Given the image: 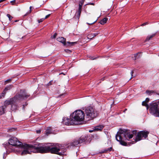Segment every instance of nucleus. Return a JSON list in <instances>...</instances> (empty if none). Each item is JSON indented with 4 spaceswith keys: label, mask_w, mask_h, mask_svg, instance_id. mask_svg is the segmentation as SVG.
Masks as SVG:
<instances>
[{
    "label": "nucleus",
    "mask_w": 159,
    "mask_h": 159,
    "mask_svg": "<svg viewBox=\"0 0 159 159\" xmlns=\"http://www.w3.org/2000/svg\"><path fill=\"white\" fill-rule=\"evenodd\" d=\"M30 95L26 92L25 89H21L19 93L16 94L13 98L6 100L3 105L6 108L9 105H11L12 107L15 103L20 102L30 97Z\"/></svg>",
    "instance_id": "nucleus-1"
},
{
    "label": "nucleus",
    "mask_w": 159,
    "mask_h": 159,
    "mask_svg": "<svg viewBox=\"0 0 159 159\" xmlns=\"http://www.w3.org/2000/svg\"><path fill=\"white\" fill-rule=\"evenodd\" d=\"M91 140V139L89 136L82 135L80 138L75 139L72 142L69 143L66 147L70 148L71 147L79 146V144L83 143H89Z\"/></svg>",
    "instance_id": "nucleus-2"
},
{
    "label": "nucleus",
    "mask_w": 159,
    "mask_h": 159,
    "mask_svg": "<svg viewBox=\"0 0 159 159\" xmlns=\"http://www.w3.org/2000/svg\"><path fill=\"white\" fill-rule=\"evenodd\" d=\"M38 146L35 145H30L26 143L24 145H21L20 147L24 149V150L22 152L21 155H24L27 154H30L32 152H33V150L35 151L34 152L40 153L39 148H40V144Z\"/></svg>",
    "instance_id": "nucleus-3"
},
{
    "label": "nucleus",
    "mask_w": 159,
    "mask_h": 159,
    "mask_svg": "<svg viewBox=\"0 0 159 159\" xmlns=\"http://www.w3.org/2000/svg\"><path fill=\"white\" fill-rule=\"evenodd\" d=\"M84 110L85 116L86 121L92 120L98 116V112L92 106H89L85 107Z\"/></svg>",
    "instance_id": "nucleus-4"
},
{
    "label": "nucleus",
    "mask_w": 159,
    "mask_h": 159,
    "mask_svg": "<svg viewBox=\"0 0 159 159\" xmlns=\"http://www.w3.org/2000/svg\"><path fill=\"white\" fill-rule=\"evenodd\" d=\"M7 150H12V146L15 147H20L22 145V143L15 137H12L10 138L8 143H4L3 144Z\"/></svg>",
    "instance_id": "nucleus-5"
},
{
    "label": "nucleus",
    "mask_w": 159,
    "mask_h": 159,
    "mask_svg": "<svg viewBox=\"0 0 159 159\" xmlns=\"http://www.w3.org/2000/svg\"><path fill=\"white\" fill-rule=\"evenodd\" d=\"M40 148H39L40 153H43L50 152L51 153L57 154L59 150L58 147L54 145L45 146L40 144Z\"/></svg>",
    "instance_id": "nucleus-6"
},
{
    "label": "nucleus",
    "mask_w": 159,
    "mask_h": 159,
    "mask_svg": "<svg viewBox=\"0 0 159 159\" xmlns=\"http://www.w3.org/2000/svg\"><path fill=\"white\" fill-rule=\"evenodd\" d=\"M150 113L157 117H159V100L154 101L151 105Z\"/></svg>",
    "instance_id": "nucleus-7"
},
{
    "label": "nucleus",
    "mask_w": 159,
    "mask_h": 159,
    "mask_svg": "<svg viewBox=\"0 0 159 159\" xmlns=\"http://www.w3.org/2000/svg\"><path fill=\"white\" fill-rule=\"evenodd\" d=\"M70 116L74 120L81 121L84 119L85 114L83 111L79 110L75 111L70 115Z\"/></svg>",
    "instance_id": "nucleus-8"
},
{
    "label": "nucleus",
    "mask_w": 159,
    "mask_h": 159,
    "mask_svg": "<svg viewBox=\"0 0 159 159\" xmlns=\"http://www.w3.org/2000/svg\"><path fill=\"white\" fill-rule=\"evenodd\" d=\"M149 134V132L148 131L145 130H142L138 132L136 137V138L134 140L131 142V143L133 144L136 142L141 140L143 138L146 139L148 137V135Z\"/></svg>",
    "instance_id": "nucleus-9"
},
{
    "label": "nucleus",
    "mask_w": 159,
    "mask_h": 159,
    "mask_svg": "<svg viewBox=\"0 0 159 159\" xmlns=\"http://www.w3.org/2000/svg\"><path fill=\"white\" fill-rule=\"evenodd\" d=\"M116 140L118 141L122 145L124 146H127V143L122 140L123 138L122 136L120 135V133L119 134H117L116 135Z\"/></svg>",
    "instance_id": "nucleus-10"
},
{
    "label": "nucleus",
    "mask_w": 159,
    "mask_h": 159,
    "mask_svg": "<svg viewBox=\"0 0 159 159\" xmlns=\"http://www.w3.org/2000/svg\"><path fill=\"white\" fill-rule=\"evenodd\" d=\"M57 145L58 146L59 150L57 153V155L60 156H62L64 154V153L66 151V148H63L64 146H62L61 144H58Z\"/></svg>",
    "instance_id": "nucleus-11"
},
{
    "label": "nucleus",
    "mask_w": 159,
    "mask_h": 159,
    "mask_svg": "<svg viewBox=\"0 0 159 159\" xmlns=\"http://www.w3.org/2000/svg\"><path fill=\"white\" fill-rule=\"evenodd\" d=\"M65 119L66 117H63L62 122L63 124H64L66 125H69L73 123V119L71 118H67L66 120Z\"/></svg>",
    "instance_id": "nucleus-12"
},
{
    "label": "nucleus",
    "mask_w": 159,
    "mask_h": 159,
    "mask_svg": "<svg viewBox=\"0 0 159 159\" xmlns=\"http://www.w3.org/2000/svg\"><path fill=\"white\" fill-rule=\"evenodd\" d=\"M122 134H123L124 135L125 140H129V139H132L133 136L132 134H131L130 133V132H129L127 131L124 132L123 133H120V135Z\"/></svg>",
    "instance_id": "nucleus-13"
},
{
    "label": "nucleus",
    "mask_w": 159,
    "mask_h": 159,
    "mask_svg": "<svg viewBox=\"0 0 159 159\" xmlns=\"http://www.w3.org/2000/svg\"><path fill=\"white\" fill-rule=\"evenodd\" d=\"M53 128L51 127H47L45 131V134L46 135L51 134H54Z\"/></svg>",
    "instance_id": "nucleus-14"
},
{
    "label": "nucleus",
    "mask_w": 159,
    "mask_h": 159,
    "mask_svg": "<svg viewBox=\"0 0 159 159\" xmlns=\"http://www.w3.org/2000/svg\"><path fill=\"white\" fill-rule=\"evenodd\" d=\"M57 40L58 41H59L60 42H61V43H63L64 46L66 44V39L64 38L63 37H59L58 38H57Z\"/></svg>",
    "instance_id": "nucleus-15"
},
{
    "label": "nucleus",
    "mask_w": 159,
    "mask_h": 159,
    "mask_svg": "<svg viewBox=\"0 0 159 159\" xmlns=\"http://www.w3.org/2000/svg\"><path fill=\"white\" fill-rule=\"evenodd\" d=\"M6 108L3 106L0 107V116L5 113Z\"/></svg>",
    "instance_id": "nucleus-16"
},
{
    "label": "nucleus",
    "mask_w": 159,
    "mask_h": 159,
    "mask_svg": "<svg viewBox=\"0 0 159 159\" xmlns=\"http://www.w3.org/2000/svg\"><path fill=\"white\" fill-rule=\"evenodd\" d=\"M81 11L82 9H78V10L77 12V15H76L75 16H74L73 18L74 19L77 18V19L79 20L80 16Z\"/></svg>",
    "instance_id": "nucleus-17"
},
{
    "label": "nucleus",
    "mask_w": 159,
    "mask_h": 159,
    "mask_svg": "<svg viewBox=\"0 0 159 159\" xmlns=\"http://www.w3.org/2000/svg\"><path fill=\"white\" fill-rule=\"evenodd\" d=\"M114 149L112 148V147L111 146L109 148H107L105 149L103 151H102L101 152L102 153H107L108 151L111 152L113 151L114 152Z\"/></svg>",
    "instance_id": "nucleus-18"
},
{
    "label": "nucleus",
    "mask_w": 159,
    "mask_h": 159,
    "mask_svg": "<svg viewBox=\"0 0 159 159\" xmlns=\"http://www.w3.org/2000/svg\"><path fill=\"white\" fill-rule=\"evenodd\" d=\"M77 42H66V45H65V46L66 47H68V46H72L75 45V44H77Z\"/></svg>",
    "instance_id": "nucleus-19"
},
{
    "label": "nucleus",
    "mask_w": 159,
    "mask_h": 159,
    "mask_svg": "<svg viewBox=\"0 0 159 159\" xmlns=\"http://www.w3.org/2000/svg\"><path fill=\"white\" fill-rule=\"evenodd\" d=\"M103 127L104 126H103L102 125H101L98 126H97L94 127V131H101Z\"/></svg>",
    "instance_id": "nucleus-20"
},
{
    "label": "nucleus",
    "mask_w": 159,
    "mask_h": 159,
    "mask_svg": "<svg viewBox=\"0 0 159 159\" xmlns=\"http://www.w3.org/2000/svg\"><path fill=\"white\" fill-rule=\"evenodd\" d=\"M146 93L148 95H151L153 94L156 93L157 94V93H156V92L153 90H147L146 91Z\"/></svg>",
    "instance_id": "nucleus-21"
},
{
    "label": "nucleus",
    "mask_w": 159,
    "mask_h": 159,
    "mask_svg": "<svg viewBox=\"0 0 159 159\" xmlns=\"http://www.w3.org/2000/svg\"><path fill=\"white\" fill-rule=\"evenodd\" d=\"M156 35V33L153 34L151 35H148L147 36L146 39L145 40V41H149L150 39H152V38L155 36Z\"/></svg>",
    "instance_id": "nucleus-22"
},
{
    "label": "nucleus",
    "mask_w": 159,
    "mask_h": 159,
    "mask_svg": "<svg viewBox=\"0 0 159 159\" xmlns=\"http://www.w3.org/2000/svg\"><path fill=\"white\" fill-rule=\"evenodd\" d=\"M108 18L105 17L103 18L100 21L99 23L101 25H104L106 23L107 20H108Z\"/></svg>",
    "instance_id": "nucleus-23"
},
{
    "label": "nucleus",
    "mask_w": 159,
    "mask_h": 159,
    "mask_svg": "<svg viewBox=\"0 0 159 159\" xmlns=\"http://www.w3.org/2000/svg\"><path fill=\"white\" fill-rule=\"evenodd\" d=\"M13 87V86L12 85H10L8 86H7L5 88L3 91L6 93L7 91L10 90L11 88Z\"/></svg>",
    "instance_id": "nucleus-24"
},
{
    "label": "nucleus",
    "mask_w": 159,
    "mask_h": 159,
    "mask_svg": "<svg viewBox=\"0 0 159 159\" xmlns=\"http://www.w3.org/2000/svg\"><path fill=\"white\" fill-rule=\"evenodd\" d=\"M6 92L4 91H3L1 93L0 95V99H1L2 98V97H5V94H6Z\"/></svg>",
    "instance_id": "nucleus-25"
},
{
    "label": "nucleus",
    "mask_w": 159,
    "mask_h": 159,
    "mask_svg": "<svg viewBox=\"0 0 159 159\" xmlns=\"http://www.w3.org/2000/svg\"><path fill=\"white\" fill-rule=\"evenodd\" d=\"M7 16L9 18V20L10 21H11L12 19L13 18V17L12 16H11L10 14H8L7 15Z\"/></svg>",
    "instance_id": "nucleus-26"
},
{
    "label": "nucleus",
    "mask_w": 159,
    "mask_h": 159,
    "mask_svg": "<svg viewBox=\"0 0 159 159\" xmlns=\"http://www.w3.org/2000/svg\"><path fill=\"white\" fill-rule=\"evenodd\" d=\"M153 102L152 103H151L149 105V106L148 105V104H146V105L145 106L146 107L147 109L148 110V109H149V111L150 112V105H151Z\"/></svg>",
    "instance_id": "nucleus-27"
},
{
    "label": "nucleus",
    "mask_w": 159,
    "mask_h": 159,
    "mask_svg": "<svg viewBox=\"0 0 159 159\" xmlns=\"http://www.w3.org/2000/svg\"><path fill=\"white\" fill-rule=\"evenodd\" d=\"M57 33H55L53 36H51V39H55L56 38V36H57Z\"/></svg>",
    "instance_id": "nucleus-28"
},
{
    "label": "nucleus",
    "mask_w": 159,
    "mask_h": 159,
    "mask_svg": "<svg viewBox=\"0 0 159 159\" xmlns=\"http://www.w3.org/2000/svg\"><path fill=\"white\" fill-rule=\"evenodd\" d=\"M64 51L67 53L68 54H70L71 52V51L68 49H66L64 50Z\"/></svg>",
    "instance_id": "nucleus-29"
},
{
    "label": "nucleus",
    "mask_w": 159,
    "mask_h": 159,
    "mask_svg": "<svg viewBox=\"0 0 159 159\" xmlns=\"http://www.w3.org/2000/svg\"><path fill=\"white\" fill-rule=\"evenodd\" d=\"M83 4V3L82 2H80L79 3V9H82V6Z\"/></svg>",
    "instance_id": "nucleus-30"
},
{
    "label": "nucleus",
    "mask_w": 159,
    "mask_h": 159,
    "mask_svg": "<svg viewBox=\"0 0 159 159\" xmlns=\"http://www.w3.org/2000/svg\"><path fill=\"white\" fill-rule=\"evenodd\" d=\"M138 53H136L134 54V57L133 58L134 60H135L136 59L138 58L139 57H138Z\"/></svg>",
    "instance_id": "nucleus-31"
},
{
    "label": "nucleus",
    "mask_w": 159,
    "mask_h": 159,
    "mask_svg": "<svg viewBox=\"0 0 159 159\" xmlns=\"http://www.w3.org/2000/svg\"><path fill=\"white\" fill-rule=\"evenodd\" d=\"M31 12V10H30L28 11L24 15V16H26L29 14H30Z\"/></svg>",
    "instance_id": "nucleus-32"
},
{
    "label": "nucleus",
    "mask_w": 159,
    "mask_h": 159,
    "mask_svg": "<svg viewBox=\"0 0 159 159\" xmlns=\"http://www.w3.org/2000/svg\"><path fill=\"white\" fill-rule=\"evenodd\" d=\"M132 134L133 135V134H135V135H136V134H137V130H134L133 131H132Z\"/></svg>",
    "instance_id": "nucleus-33"
},
{
    "label": "nucleus",
    "mask_w": 159,
    "mask_h": 159,
    "mask_svg": "<svg viewBox=\"0 0 159 159\" xmlns=\"http://www.w3.org/2000/svg\"><path fill=\"white\" fill-rule=\"evenodd\" d=\"M44 20H45V19H44V18H41L40 19H39L38 20V22L39 23H41V22H42Z\"/></svg>",
    "instance_id": "nucleus-34"
},
{
    "label": "nucleus",
    "mask_w": 159,
    "mask_h": 159,
    "mask_svg": "<svg viewBox=\"0 0 159 159\" xmlns=\"http://www.w3.org/2000/svg\"><path fill=\"white\" fill-rule=\"evenodd\" d=\"M98 34V33H95L93 34H92V35L93 36V37L91 38V39L94 37L96 36Z\"/></svg>",
    "instance_id": "nucleus-35"
},
{
    "label": "nucleus",
    "mask_w": 159,
    "mask_h": 159,
    "mask_svg": "<svg viewBox=\"0 0 159 159\" xmlns=\"http://www.w3.org/2000/svg\"><path fill=\"white\" fill-rule=\"evenodd\" d=\"M11 79H9L8 80H6L5 82V84H6L7 83H9L10 82H11Z\"/></svg>",
    "instance_id": "nucleus-36"
},
{
    "label": "nucleus",
    "mask_w": 159,
    "mask_h": 159,
    "mask_svg": "<svg viewBox=\"0 0 159 159\" xmlns=\"http://www.w3.org/2000/svg\"><path fill=\"white\" fill-rule=\"evenodd\" d=\"M15 128H11L10 129L8 130V131L9 132H12L13 131H15Z\"/></svg>",
    "instance_id": "nucleus-37"
},
{
    "label": "nucleus",
    "mask_w": 159,
    "mask_h": 159,
    "mask_svg": "<svg viewBox=\"0 0 159 159\" xmlns=\"http://www.w3.org/2000/svg\"><path fill=\"white\" fill-rule=\"evenodd\" d=\"M52 83H53L52 80H51V81H50V82H49L48 83V84H47V85L48 86L51 85L52 84Z\"/></svg>",
    "instance_id": "nucleus-38"
},
{
    "label": "nucleus",
    "mask_w": 159,
    "mask_h": 159,
    "mask_svg": "<svg viewBox=\"0 0 159 159\" xmlns=\"http://www.w3.org/2000/svg\"><path fill=\"white\" fill-rule=\"evenodd\" d=\"M134 70H132L131 72V77L130 79V80L132 78L135 77V76H134L133 75V73H134Z\"/></svg>",
    "instance_id": "nucleus-39"
},
{
    "label": "nucleus",
    "mask_w": 159,
    "mask_h": 159,
    "mask_svg": "<svg viewBox=\"0 0 159 159\" xmlns=\"http://www.w3.org/2000/svg\"><path fill=\"white\" fill-rule=\"evenodd\" d=\"M146 104H148L145 101H143L142 102V105L143 106H145L146 105Z\"/></svg>",
    "instance_id": "nucleus-40"
},
{
    "label": "nucleus",
    "mask_w": 159,
    "mask_h": 159,
    "mask_svg": "<svg viewBox=\"0 0 159 159\" xmlns=\"http://www.w3.org/2000/svg\"><path fill=\"white\" fill-rule=\"evenodd\" d=\"M16 2V0H14L10 2V3H11L12 5H14V3Z\"/></svg>",
    "instance_id": "nucleus-41"
},
{
    "label": "nucleus",
    "mask_w": 159,
    "mask_h": 159,
    "mask_svg": "<svg viewBox=\"0 0 159 159\" xmlns=\"http://www.w3.org/2000/svg\"><path fill=\"white\" fill-rule=\"evenodd\" d=\"M148 24V22H145V23H143V24H142L141 25V26H144L146 25H147Z\"/></svg>",
    "instance_id": "nucleus-42"
},
{
    "label": "nucleus",
    "mask_w": 159,
    "mask_h": 159,
    "mask_svg": "<svg viewBox=\"0 0 159 159\" xmlns=\"http://www.w3.org/2000/svg\"><path fill=\"white\" fill-rule=\"evenodd\" d=\"M51 15V14H49L47 15H46L45 16V18H44V19H47V18H48Z\"/></svg>",
    "instance_id": "nucleus-43"
},
{
    "label": "nucleus",
    "mask_w": 159,
    "mask_h": 159,
    "mask_svg": "<svg viewBox=\"0 0 159 159\" xmlns=\"http://www.w3.org/2000/svg\"><path fill=\"white\" fill-rule=\"evenodd\" d=\"M97 20H96V21H94V22H93V23H91V24H90V23H87V24H88V25H91L94 24L95 22Z\"/></svg>",
    "instance_id": "nucleus-44"
},
{
    "label": "nucleus",
    "mask_w": 159,
    "mask_h": 159,
    "mask_svg": "<svg viewBox=\"0 0 159 159\" xmlns=\"http://www.w3.org/2000/svg\"><path fill=\"white\" fill-rule=\"evenodd\" d=\"M149 98H147L146 99V100L145 101L146 102V103H148L149 102Z\"/></svg>",
    "instance_id": "nucleus-45"
},
{
    "label": "nucleus",
    "mask_w": 159,
    "mask_h": 159,
    "mask_svg": "<svg viewBox=\"0 0 159 159\" xmlns=\"http://www.w3.org/2000/svg\"><path fill=\"white\" fill-rule=\"evenodd\" d=\"M87 5H95V4L94 3L92 2V3H89L88 4H87Z\"/></svg>",
    "instance_id": "nucleus-46"
},
{
    "label": "nucleus",
    "mask_w": 159,
    "mask_h": 159,
    "mask_svg": "<svg viewBox=\"0 0 159 159\" xmlns=\"http://www.w3.org/2000/svg\"><path fill=\"white\" fill-rule=\"evenodd\" d=\"M41 132V130L40 129L36 130V133L37 134H39V133H40Z\"/></svg>",
    "instance_id": "nucleus-47"
},
{
    "label": "nucleus",
    "mask_w": 159,
    "mask_h": 159,
    "mask_svg": "<svg viewBox=\"0 0 159 159\" xmlns=\"http://www.w3.org/2000/svg\"><path fill=\"white\" fill-rule=\"evenodd\" d=\"M88 36H89V37L91 38V39L93 37V36L92 35V34H89L88 35Z\"/></svg>",
    "instance_id": "nucleus-48"
},
{
    "label": "nucleus",
    "mask_w": 159,
    "mask_h": 159,
    "mask_svg": "<svg viewBox=\"0 0 159 159\" xmlns=\"http://www.w3.org/2000/svg\"><path fill=\"white\" fill-rule=\"evenodd\" d=\"M105 77H103V78H102L101 79V80H102V81H103L104 80H105Z\"/></svg>",
    "instance_id": "nucleus-49"
},
{
    "label": "nucleus",
    "mask_w": 159,
    "mask_h": 159,
    "mask_svg": "<svg viewBox=\"0 0 159 159\" xmlns=\"http://www.w3.org/2000/svg\"><path fill=\"white\" fill-rule=\"evenodd\" d=\"M18 21H19V20H15V21H14L13 22H17Z\"/></svg>",
    "instance_id": "nucleus-50"
},
{
    "label": "nucleus",
    "mask_w": 159,
    "mask_h": 159,
    "mask_svg": "<svg viewBox=\"0 0 159 159\" xmlns=\"http://www.w3.org/2000/svg\"><path fill=\"white\" fill-rule=\"evenodd\" d=\"M14 106H15V107L14 109H16L17 107V106L16 105H14Z\"/></svg>",
    "instance_id": "nucleus-51"
},
{
    "label": "nucleus",
    "mask_w": 159,
    "mask_h": 159,
    "mask_svg": "<svg viewBox=\"0 0 159 159\" xmlns=\"http://www.w3.org/2000/svg\"><path fill=\"white\" fill-rule=\"evenodd\" d=\"M63 74L64 75H65V74H64L63 72H62L60 74Z\"/></svg>",
    "instance_id": "nucleus-52"
},
{
    "label": "nucleus",
    "mask_w": 159,
    "mask_h": 159,
    "mask_svg": "<svg viewBox=\"0 0 159 159\" xmlns=\"http://www.w3.org/2000/svg\"><path fill=\"white\" fill-rule=\"evenodd\" d=\"M97 58V57H96V58H92V59H93V60L95 59H96Z\"/></svg>",
    "instance_id": "nucleus-53"
},
{
    "label": "nucleus",
    "mask_w": 159,
    "mask_h": 159,
    "mask_svg": "<svg viewBox=\"0 0 159 159\" xmlns=\"http://www.w3.org/2000/svg\"><path fill=\"white\" fill-rule=\"evenodd\" d=\"M30 10H31V7H30Z\"/></svg>",
    "instance_id": "nucleus-54"
},
{
    "label": "nucleus",
    "mask_w": 159,
    "mask_h": 159,
    "mask_svg": "<svg viewBox=\"0 0 159 159\" xmlns=\"http://www.w3.org/2000/svg\"><path fill=\"white\" fill-rule=\"evenodd\" d=\"M127 110V109H125V110H124V112H125V111H126V110Z\"/></svg>",
    "instance_id": "nucleus-55"
},
{
    "label": "nucleus",
    "mask_w": 159,
    "mask_h": 159,
    "mask_svg": "<svg viewBox=\"0 0 159 159\" xmlns=\"http://www.w3.org/2000/svg\"><path fill=\"white\" fill-rule=\"evenodd\" d=\"M27 105V104L26 103V104H25V106H26V105Z\"/></svg>",
    "instance_id": "nucleus-56"
},
{
    "label": "nucleus",
    "mask_w": 159,
    "mask_h": 159,
    "mask_svg": "<svg viewBox=\"0 0 159 159\" xmlns=\"http://www.w3.org/2000/svg\"><path fill=\"white\" fill-rule=\"evenodd\" d=\"M157 94L159 95V93H157Z\"/></svg>",
    "instance_id": "nucleus-57"
},
{
    "label": "nucleus",
    "mask_w": 159,
    "mask_h": 159,
    "mask_svg": "<svg viewBox=\"0 0 159 159\" xmlns=\"http://www.w3.org/2000/svg\"><path fill=\"white\" fill-rule=\"evenodd\" d=\"M63 95V94H62V95H61V96H62Z\"/></svg>",
    "instance_id": "nucleus-58"
},
{
    "label": "nucleus",
    "mask_w": 159,
    "mask_h": 159,
    "mask_svg": "<svg viewBox=\"0 0 159 159\" xmlns=\"http://www.w3.org/2000/svg\"><path fill=\"white\" fill-rule=\"evenodd\" d=\"M158 56H159V54L158 55Z\"/></svg>",
    "instance_id": "nucleus-59"
}]
</instances>
